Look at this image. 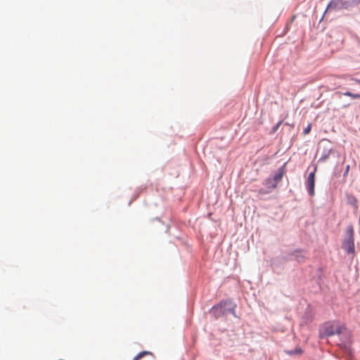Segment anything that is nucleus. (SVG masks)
Wrapping results in <instances>:
<instances>
[{"label":"nucleus","mask_w":360,"mask_h":360,"mask_svg":"<svg viewBox=\"0 0 360 360\" xmlns=\"http://www.w3.org/2000/svg\"><path fill=\"white\" fill-rule=\"evenodd\" d=\"M342 247L348 255H351V258L353 259L355 255V245L354 230L352 225H349L347 227L346 236L342 241Z\"/></svg>","instance_id":"nucleus-1"},{"label":"nucleus","mask_w":360,"mask_h":360,"mask_svg":"<svg viewBox=\"0 0 360 360\" xmlns=\"http://www.w3.org/2000/svg\"><path fill=\"white\" fill-rule=\"evenodd\" d=\"M345 330V327L337 322L326 323L320 330L321 338L339 335Z\"/></svg>","instance_id":"nucleus-2"},{"label":"nucleus","mask_w":360,"mask_h":360,"mask_svg":"<svg viewBox=\"0 0 360 360\" xmlns=\"http://www.w3.org/2000/svg\"><path fill=\"white\" fill-rule=\"evenodd\" d=\"M356 4H357V1L355 0H331L327 6V10L348 9Z\"/></svg>","instance_id":"nucleus-3"},{"label":"nucleus","mask_w":360,"mask_h":360,"mask_svg":"<svg viewBox=\"0 0 360 360\" xmlns=\"http://www.w3.org/2000/svg\"><path fill=\"white\" fill-rule=\"evenodd\" d=\"M226 302H221L217 305L214 306L210 312L215 318H219L226 313V309H225Z\"/></svg>","instance_id":"nucleus-4"},{"label":"nucleus","mask_w":360,"mask_h":360,"mask_svg":"<svg viewBox=\"0 0 360 360\" xmlns=\"http://www.w3.org/2000/svg\"><path fill=\"white\" fill-rule=\"evenodd\" d=\"M315 173L311 172L307 178V188L310 195L314 194Z\"/></svg>","instance_id":"nucleus-5"},{"label":"nucleus","mask_w":360,"mask_h":360,"mask_svg":"<svg viewBox=\"0 0 360 360\" xmlns=\"http://www.w3.org/2000/svg\"><path fill=\"white\" fill-rule=\"evenodd\" d=\"M283 174V169H279L278 173L273 178H271L274 183L271 184V186H269L270 191H272L276 188L278 183L282 179Z\"/></svg>","instance_id":"nucleus-6"},{"label":"nucleus","mask_w":360,"mask_h":360,"mask_svg":"<svg viewBox=\"0 0 360 360\" xmlns=\"http://www.w3.org/2000/svg\"><path fill=\"white\" fill-rule=\"evenodd\" d=\"M273 183L274 181L271 178L266 179L265 180V185L267 186V190H265L264 188H260L259 190V193L264 195L270 193L271 191H270L269 186H271Z\"/></svg>","instance_id":"nucleus-7"},{"label":"nucleus","mask_w":360,"mask_h":360,"mask_svg":"<svg viewBox=\"0 0 360 360\" xmlns=\"http://www.w3.org/2000/svg\"><path fill=\"white\" fill-rule=\"evenodd\" d=\"M147 355L153 356V353L150 352H148V351L141 352L139 353L136 356H135L132 360H140L143 356H147Z\"/></svg>","instance_id":"nucleus-8"},{"label":"nucleus","mask_w":360,"mask_h":360,"mask_svg":"<svg viewBox=\"0 0 360 360\" xmlns=\"http://www.w3.org/2000/svg\"><path fill=\"white\" fill-rule=\"evenodd\" d=\"M343 95L346 96H349L354 99L360 98V94H354L350 91H346V92L343 93Z\"/></svg>","instance_id":"nucleus-9"},{"label":"nucleus","mask_w":360,"mask_h":360,"mask_svg":"<svg viewBox=\"0 0 360 360\" xmlns=\"http://www.w3.org/2000/svg\"><path fill=\"white\" fill-rule=\"evenodd\" d=\"M311 124H309L304 130V134H308L311 131Z\"/></svg>","instance_id":"nucleus-10"},{"label":"nucleus","mask_w":360,"mask_h":360,"mask_svg":"<svg viewBox=\"0 0 360 360\" xmlns=\"http://www.w3.org/2000/svg\"><path fill=\"white\" fill-rule=\"evenodd\" d=\"M349 202H350V203H352V204H353V205H356V202H357V200H356V198H355L354 197H351V198H349Z\"/></svg>","instance_id":"nucleus-11"},{"label":"nucleus","mask_w":360,"mask_h":360,"mask_svg":"<svg viewBox=\"0 0 360 360\" xmlns=\"http://www.w3.org/2000/svg\"><path fill=\"white\" fill-rule=\"evenodd\" d=\"M352 80L355 82L356 84H360V79L352 78Z\"/></svg>","instance_id":"nucleus-12"},{"label":"nucleus","mask_w":360,"mask_h":360,"mask_svg":"<svg viewBox=\"0 0 360 360\" xmlns=\"http://www.w3.org/2000/svg\"><path fill=\"white\" fill-rule=\"evenodd\" d=\"M349 165H347V167H346L345 173H347V172H348V171H349Z\"/></svg>","instance_id":"nucleus-13"},{"label":"nucleus","mask_w":360,"mask_h":360,"mask_svg":"<svg viewBox=\"0 0 360 360\" xmlns=\"http://www.w3.org/2000/svg\"><path fill=\"white\" fill-rule=\"evenodd\" d=\"M234 311H235V309H234V308H233V309H232V313H234Z\"/></svg>","instance_id":"nucleus-14"}]
</instances>
